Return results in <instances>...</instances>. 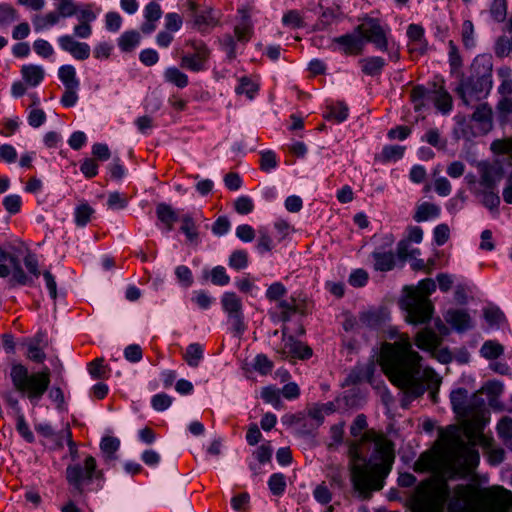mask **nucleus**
Masks as SVG:
<instances>
[{
  "label": "nucleus",
  "mask_w": 512,
  "mask_h": 512,
  "mask_svg": "<svg viewBox=\"0 0 512 512\" xmlns=\"http://www.w3.org/2000/svg\"><path fill=\"white\" fill-rule=\"evenodd\" d=\"M181 231L186 235L190 242H196L198 233L195 223L190 215H184L181 218Z\"/></svg>",
  "instance_id": "37998d69"
},
{
  "label": "nucleus",
  "mask_w": 512,
  "mask_h": 512,
  "mask_svg": "<svg viewBox=\"0 0 512 512\" xmlns=\"http://www.w3.org/2000/svg\"><path fill=\"white\" fill-rule=\"evenodd\" d=\"M334 41L342 46L344 53L350 55L360 54L364 48V41L356 32L335 38Z\"/></svg>",
  "instance_id": "4be33fe9"
},
{
  "label": "nucleus",
  "mask_w": 512,
  "mask_h": 512,
  "mask_svg": "<svg viewBox=\"0 0 512 512\" xmlns=\"http://www.w3.org/2000/svg\"><path fill=\"white\" fill-rule=\"evenodd\" d=\"M477 170L480 175V185L486 190H494L504 176V169L499 162H478Z\"/></svg>",
  "instance_id": "2eb2a0df"
},
{
  "label": "nucleus",
  "mask_w": 512,
  "mask_h": 512,
  "mask_svg": "<svg viewBox=\"0 0 512 512\" xmlns=\"http://www.w3.org/2000/svg\"><path fill=\"white\" fill-rule=\"evenodd\" d=\"M397 253L402 259L410 258L413 260L411 263L413 270H425L427 268V264L422 259L416 258V255L420 254L419 249L409 251L406 242L403 241L398 244Z\"/></svg>",
  "instance_id": "cd10ccee"
},
{
  "label": "nucleus",
  "mask_w": 512,
  "mask_h": 512,
  "mask_svg": "<svg viewBox=\"0 0 512 512\" xmlns=\"http://www.w3.org/2000/svg\"><path fill=\"white\" fill-rule=\"evenodd\" d=\"M504 385L501 381L492 380L488 381L483 387L482 392L490 397V405H494L496 399L502 394Z\"/></svg>",
  "instance_id": "a19ab883"
},
{
  "label": "nucleus",
  "mask_w": 512,
  "mask_h": 512,
  "mask_svg": "<svg viewBox=\"0 0 512 512\" xmlns=\"http://www.w3.org/2000/svg\"><path fill=\"white\" fill-rule=\"evenodd\" d=\"M120 447V440L113 436H105L100 443V449L107 460H115V453Z\"/></svg>",
  "instance_id": "473e14b6"
},
{
  "label": "nucleus",
  "mask_w": 512,
  "mask_h": 512,
  "mask_svg": "<svg viewBox=\"0 0 512 512\" xmlns=\"http://www.w3.org/2000/svg\"><path fill=\"white\" fill-rule=\"evenodd\" d=\"M229 265L237 270L244 269L248 265V254L243 250L234 251L229 258Z\"/></svg>",
  "instance_id": "8fccbe9b"
},
{
  "label": "nucleus",
  "mask_w": 512,
  "mask_h": 512,
  "mask_svg": "<svg viewBox=\"0 0 512 512\" xmlns=\"http://www.w3.org/2000/svg\"><path fill=\"white\" fill-rule=\"evenodd\" d=\"M451 512H512V492L501 486L479 489L458 485L449 501Z\"/></svg>",
  "instance_id": "39448f33"
},
{
  "label": "nucleus",
  "mask_w": 512,
  "mask_h": 512,
  "mask_svg": "<svg viewBox=\"0 0 512 512\" xmlns=\"http://www.w3.org/2000/svg\"><path fill=\"white\" fill-rule=\"evenodd\" d=\"M223 310L228 315V321L237 335H242L246 330L241 298L234 292H226L221 298Z\"/></svg>",
  "instance_id": "9b49d317"
},
{
  "label": "nucleus",
  "mask_w": 512,
  "mask_h": 512,
  "mask_svg": "<svg viewBox=\"0 0 512 512\" xmlns=\"http://www.w3.org/2000/svg\"><path fill=\"white\" fill-rule=\"evenodd\" d=\"M388 337L393 342L382 344L378 359L385 375L409 397H419L427 388L434 398L441 384L438 374L430 367H422V356L413 350L407 334L390 328Z\"/></svg>",
  "instance_id": "f03ea898"
},
{
  "label": "nucleus",
  "mask_w": 512,
  "mask_h": 512,
  "mask_svg": "<svg viewBox=\"0 0 512 512\" xmlns=\"http://www.w3.org/2000/svg\"><path fill=\"white\" fill-rule=\"evenodd\" d=\"M19 18L17 11L8 4L0 5V26L7 27Z\"/></svg>",
  "instance_id": "79ce46f5"
},
{
  "label": "nucleus",
  "mask_w": 512,
  "mask_h": 512,
  "mask_svg": "<svg viewBox=\"0 0 512 512\" xmlns=\"http://www.w3.org/2000/svg\"><path fill=\"white\" fill-rule=\"evenodd\" d=\"M66 51L80 60L86 59L90 55V47L88 44L78 42L70 36H66Z\"/></svg>",
  "instance_id": "c85d7f7f"
},
{
  "label": "nucleus",
  "mask_w": 512,
  "mask_h": 512,
  "mask_svg": "<svg viewBox=\"0 0 512 512\" xmlns=\"http://www.w3.org/2000/svg\"><path fill=\"white\" fill-rule=\"evenodd\" d=\"M450 237V229L446 224H440L434 229V239L438 246L445 244Z\"/></svg>",
  "instance_id": "338daca9"
},
{
  "label": "nucleus",
  "mask_w": 512,
  "mask_h": 512,
  "mask_svg": "<svg viewBox=\"0 0 512 512\" xmlns=\"http://www.w3.org/2000/svg\"><path fill=\"white\" fill-rule=\"evenodd\" d=\"M497 431L506 444L512 438V419L503 417L497 425Z\"/></svg>",
  "instance_id": "3c124183"
},
{
  "label": "nucleus",
  "mask_w": 512,
  "mask_h": 512,
  "mask_svg": "<svg viewBox=\"0 0 512 512\" xmlns=\"http://www.w3.org/2000/svg\"><path fill=\"white\" fill-rule=\"evenodd\" d=\"M140 39L137 31H127L119 38L118 45L122 51L130 52L140 43Z\"/></svg>",
  "instance_id": "c9c22d12"
},
{
  "label": "nucleus",
  "mask_w": 512,
  "mask_h": 512,
  "mask_svg": "<svg viewBox=\"0 0 512 512\" xmlns=\"http://www.w3.org/2000/svg\"><path fill=\"white\" fill-rule=\"evenodd\" d=\"M348 116V108L346 105L340 103L330 109L327 116L328 119H334L336 122L344 121Z\"/></svg>",
  "instance_id": "69168bd1"
},
{
  "label": "nucleus",
  "mask_w": 512,
  "mask_h": 512,
  "mask_svg": "<svg viewBox=\"0 0 512 512\" xmlns=\"http://www.w3.org/2000/svg\"><path fill=\"white\" fill-rule=\"evenodd\" d=\"M490 149L494 154H510V156L512 157V139H496L491 143Z\"/></svg>",
  "instance_id": "c03bdc74"
},
{
  "label": "nucleus",
  "mask_w": 512,
  "mask_h": 512,
  "mask_svg": "<svg viewBox=\"0 0 512 512\" xmlns=\"http://www.w3.org/2000/svg\"><path fill=\"white\" fill-rule=\"evenodd\" d=\"M482 202L490 210H496L500 204V198L494 190L484 189L482 193Z\"/></svg>",
  "instance_id": "052dcab7"
},
{
  "label": "nucleus",
  "mask_w": 512,
  "mask_h": 512,
  "mask_svg": "<svg viewBox=\"0 0 512 512\" xmlns=\"http://www.w3.org/2000/svg\"><path fill=\"white\" fill-rule=\"evenodd\" d=\"M351 481L359 495L367 499L372 490L382 488L378 473L381 465L393 459L392 443L383 435L365 432L349 446Z\"/></svg>",
  "instance_id": "7ed1b4c3"
},
{
  "label": "nucleus",
  "mask_w": 512,
  "mask_h": 512,
  "mask_svg": "<svg viewBox=\"0 0 512 512\" xmlns=\"http://www.w3.org/2000/svg\"><path fill=\"white\" fill-rule=\"evenodd\" d=\"M64 1H60L58 9L45 15L37 14L33 17V26L36 31L48 29L59 22L62 16Z\"/></svg>",
  "instance_id": "412c9836"
},
{
  "label": "nucleus",
  "mask_w": 512,
  "mask_h": 512,
  "mask_svg": "<svg viewBox=\"0 0 512 512\" xmlns=\"http://www.w3.org/2000/svg\"><path fill=\"white\" fill-rule=\"evenodd\" d=\"M439 214V206L430 202H424L417 207L414 220L417 222H423L427 221L428 219L435 218Z\"/></svg>",
  "instance_id": "7c9ffc66"
},
{
  "label": "nucleus",
  "mask_w": 512,
  "mask_h": 512,
  "mask_svg": "<svg viewBox=\"0 0 512 512\" xmlns=\"http://www.w3.org/2000/svg\"><path fill=\"white\" fill-rule=\"evenodd\" d=\"M28 358L34 362L41 363L45 359V354L39 347V340L33 339L28 344Z\"/></svg>",
  "instance_id": "5fc2aeb1"
},
{
  "label": "nucleus",
  "mask_w": 512,
  "mask_h": 512,
  "mask_svg": "<svg viewBox=\"0 0 512 512\" xmlns=\"http://www.w3.org/2000/svg\"><path fill=\"white\" fill-rule=\"evenodd\" d=\"M202 354L203 351L199 344H191L187 347L184 357L190 366L196 367L202 358Z\"/></svg>",
  "instance_id": "49530a36"
},
{
  "label": "nucleus",
  "mask_w": 512,
  "mask_h": 512,
  "mask_svg": "<svg viewBox=\"0 0 512 512\" xmlns=\"http://www.w3.org/2000/svg\"><path fill=\"white\" fill-rule=\"evenodd\" d=\"M257 91L258 85L247 77L241 78L240 84L236 89L238 94H245L249 99H253Z\"/></svg>",
  "instance_id": "09e8293b"
},
{
  "label": "nucleus",
  "mask_w": 512,
  "mask_h": 512,
  "mask_svg": "<svg viewBox=\"0 0 512 512\" xmlns=\"http://www.w3.org/2000/svg\"><path fill=\"white\" fill-rule=\"evenodd\" d=\"M158 219L164 223L168 230L173 228V224L177 221L178 216L171 206L166 204H159L156 209Z\"/></svg>",
  "instance_id": "f704fd0d"
},
{
  "label": "nucleus",
  "mask_w": 512,
  "mask_h": 512,
  "mask_svg": "<svg viewBox=\"0 0 512 512\" xmlns=\"http://www.w3.org/2000/svg\"><path fill=\"white\" fill-rule=\"evenodd\" d=\"M479 85V79H468L458 88V92L466 105H471L478 101L485 94L482 88H479Z\"/></svg>",
  "instance_id": "6ab92c4d"
},
{
  "label": "nucleus",
  "mask_w": 512,
  "mask_h": 512,
  "mask_svg": "<svg viewBox=\"0 0 512 512\" xmlns=\"http://www.w3.org/2000/svg\"><path fill=\"white\" fill-rule=\"evenodd\" d=\"M405 147L399 145H391L384 147L382 157L385 161L398 160L403 156Z\"/></svg>",
  "instance_id": "bf43d9fd"
},
{
  "label": "nucleus",
  "mask_w": 512,
  "mask_h": 512,
  "mask_svg": "<svg viewBox=\"0 0 512 512\" xmlns=\"http://www.w3.org/2000/svg\"><path fill=\"white\" fill-rule=\"evenodd\" d=\"M446 321L458 331H464L472 326L470 315L464 310H450L445 316Z\"/></svg>",
  "instance_id": "a878e982"
},
{
  "label": "nucleus",
  "mask_w": 512,
  "mask_h": 512,
  "mask_svg": "<svg viewBox=\"0 0 512 512\" xmlns=\"http://www.w3.org/2000/svg\"><path fill=\"white\" fill-rule=\"evenodd\" d=\"M462 42L465 47L474 46V25L470 20H465L462 24Z\"/></svg>",
  "instance_id": "864d4df0"
},
{
  "label": "nucleus",
  "mask_w": 512,
  "mask_h": 512,
  "mask_svg": "<svg viewBox=\"0 0 512 512\" xmlns=\"http://www.w3.org/2000/svg\"><path fill=\"white\" fill-rule=\"evenodd\" d=\"M193 50V53L183 55L181 58V67L193 72H199L206 69V63L210 57V50L200 41H189L186 43Z\"/></svg>",
  "instance_id": "ddd939ff"
},
{
  "label": "nucleus",
  "mask_w": 512,
  "mask_h": 512,
  "mask_svg": "<svg viewBox=\"0 0 512 512\" xmlns=\"http://www.w3.org/2000/svg\"><path fill=\"white\" fill-rule=\"evenodd\" d=\"M498 75L502 81L498 87V92L502 97H510L512 95V79L510 78V68L504 67L498 69Z\"/></svg>",
  "instance_id": "58836bf2"
},
{
  "label": "nucleus",
  "mask_w": 512,
  "mask_h": 512,
  "mask_svg": "<svg viewBox=\"0 0 512 512\" xmlns=\"http://www.w3.org/2000/svg\"><path fill=\"white\" fill-rule=\"evenodd\" d=\"M97 463L93 456H86L83 465L71 463L66 469V479L78 494L83 493L84 486L91 483L93 478L102 477V472L97 470Z\"/></svg>",
  "instance_id": "6e6552de"
},
{
  "label": "nucleus",
  "mask_w": 512,
  "mask_h": 512,
  "mask_svg": "<svg viewBox=\"0 0 512 512\" xmlns=\"http://www.w3.org/2000/svg\"><path fill=\"white\" fill-rule=\"evenodd\" d=\"M165 28L167 31L176 32L182 26V18L177 13H168L165 16Z\"/></svg>",
  "instance_id": "e2e57ef3"
},
{
  "label": "nucleus",
  "mask_w": 512,
  "mask_h": 512,
  "mask_svg": "<svg viewBox=\"0 0 512 512\" xmlns=\"http://www.w3.org/2000/svg\"><path fill=\"white\" fill-rule=\"evenodd\" d=\"M178 280L185 286L189 287L193 283L191 270L184 265L178 266L175 270Z\"/></svg>",
  "instance_id": "774afa93"
},
{
  "label": "nucleus",
  "mask_w": 512,
  "mask_h": 512,
  "mask_svg": "<svg viewBox=\"0 0 512 512\" xmlns=\"http://www.w3.org/2000/svg\"><path fill=\"white\" fill-rule=\"evenodd\" d=\"M472 122L480 134L488 133L493 127V111L487 103H481L472 114Z\"/></svg>",
  "instance_id": "f3484780"
},
{
  "label": "nucleus",
  "mask_w": 512,
  "mask_h": 512,
  "mask_svg": "<svg viewBox=\"0 0 512 512\" xmlns=\"http://www.w3.org/2000/svg\"><path fill=\"white\" fill-rule=\"evenodd\" d=\"M435 289L436 284L430 278L420 281L417 286L405 288L407 296L404 300V308L409 323L423 324L431 319L433 306L428 297Z\"/></svg>",
  "instance_id": "423d86ee"
},
{
  "label": "nucleus",
  "mask_w": 512,
  "mask_h": 512,
  "mask_svg": "<svg viewBox=\"0 0 512 512\" xmlns=\"http://www.w3.org/2000/svg\"><path fill=\"white\" fill-rule=\"evenodd\" d=\"M450 398L454 411L464 419L467 425L471 426L475 430H479L484 425L485 410L483 399L477 395H473L468 401V393L465 389L452 391ZM450 438L457 441V448L456 445L452 448L454 450L453 456L455 459L461 457L460 455L462 454V451H460V445L469 447L476 453H478L474 448L476 444L482 445L486 448L491 446V440L479 431H476L475 435L471 439V443L468 444L461 439L455 429L451 428L442 432L437 443L426 453L432 452L436 448H446L447 446H450ZM477 455L479 456V454Z\"/></svg>",
  "instance_id": "20e7f679"
},
{
  "label": "nucleus",
  "mask_w": 512,
  "mask_h": 512,
  "mask_svg": "<svg viewBox=\"0 0 512 512\" xmlns=\"http://www.w3.org/2000/svg\"><path fill=\"white\" fill-rule=\"evenodd\" d=\"M75 16L79 24L73 29L74 35L79 38H88L92 33L90 23L96 18L90 4H77L73 0H66V18Z\"/></svg>",
  "instance_id": "9d476101"
},
{
  "label": "nucleus",
  "mask_w": 512,
  "mask_h": 512,
  "mask_svg": "<svg viewBox=\"0 0 512 512\" xmlns=\"http://www.w3.org/2000/svg\"><path fill=\"white\" fill-rule=\"evenodd\" d=\"M363 41L371 42L381 51L388 49L387 32L388 29L380 25L379 21L373 18L365 19L355 29Z\"/></svg>",
  "instance_id": "f8f14e48"
},
{
  "label": "nucleus",
  "mask_w": 512,
  "mask_h": 512,
  "mask_svg": "<svg viewBox=\"0 0 512 512\" xmlns=\"http://www.w3.org/2000/svg\"><path fill=\"white\" fill-rule=\"evenodd\" d=\"M269 489L274 495H280L286 488L285 476L281 473L273 474L268 481Z\"/></svg>",
  "instance_id": "de8ad7c7"
},
{
  "label": "nucleus",
  "mask_w": 512,
  "mask_h": 512,
  "mask_svg": "<svg viewBox=\"0 0 512 512\" xmlns=\"http://www.w3.org/2000/svg\"><path fill=\"white\" fill-rule=\"evenodd\" d=\"M75 75L74 68L66 66V106H73L78 100L77 90L79 81Z\"/></svg>",
  "instance_id": "bb28decb"
},
{
  "label": "nucleus",
  "mask_w": 512,
  "mask_h": 512,
  "mask_svg": "<svg viewBox=\"0 0 512 512\" xmlns=\"http://www.w3.org/2000/svg\"><path fill=\"white\" fill-rule=\"evenodd\" d=\"M490 11L496 21H503L507 14L506 0H493Z\"/></svg>",
  "instance_id": "6e6d98bb"
},
{
  "label": "nucleus",
  "mask_w": 512,
  "mask_h": 512,
  "mask_svg": "<svg viewBox=\"0 0 512 512\" xmlns=\"http://www.w3.org/2000/svg\"><path fill=\"white\" fill-rule=\"evenodd\" d=\"M457 441L450 438V446L423 453L414 464L417 472H431V478L423 482L413 496L412 512H443L449 497L447 481L469 474L478 464L477 453L460 445L461 457L455 459L453 447Z\"/></svg>",
  "instance_id": "f257e3e1"
},
{
  "label": "nucleus",
  "mask_w": 512,
  "mask_h": 512,
  "mask_svg": "<svg viewBox=\"0 0 512 512\" xmlns=\"http://www.w3.org/2000/svg\"><path fill=\"white\" fill-rule=\"evenodd\" d=\"M362 71L367 75H376L380 73L384 66V60L380 57H368L360 61Z\"/></svg>",
  "instance_id": "4c0bfd02"
},
{
  "label": "nucleus",
  "mask_w": 512,
  "mask_h": 512,
  "mask_svg": "<svg viewBox=\"0 0 512 512\" xmlns=\"http://www.w3.org/2000/svg\"><path fill=\"white\" fill-rule=\"evenodd\" d=\"M407 35L410 40V52L423 54L426 51L427 44L423 39L424 29L420 25L411 24L407 29Z\"/></svg>",
  "instance_id": "b1692460"
},
{
  "label": "nucleus",
  "mask_w": 512,
  "mask_h": 512,
  "mask_svg": "<svg viewBox=\"0 0 512 512\" xmlns=\"http://www.w3.org/2000/svg\"><path fill=\"white\" fill-rule=\"evenodd\" d=\"M8 262L12 267L13 273L10 282L12 284L25 285L31 282V279L25 274L24 270L20 265V261L17 256L6 252L0 247V277H8L11 273V269L5 264Z\"/></svg>",
  "instance_id": "4468645a"
},
{
  "label": "nucleus",
  "mask_w": 512,
  "mask_h": 512,
  "mask_svg": "<svg viewBox=\"0 0 512 512\" xmlns=\"http://www.w3.org/2000/svg\"><path fill=\"white\" fill-rule=\"evenodd\" d=\"M94 209L88 203H80L74 210V222L78 227H84L90 221Z\"/></svg>",
  "instance_id": "72a5a7b5"
},
{
  "label": "nucleus",
  "mask_w": 512,
  "mask_h": 512,
  "mask_svg": "<svg viewBox=\"0 0 512 512\" xmlns=\"http://www.w3.org/2000/svg\"><path fill=\"white\" fill-rule=\"evenodd\" d=\"M282 333V343L278 352L284 358L306 359L312 355V350L309 346L294 339L292 336H286V327L283 328Z\"/></svg>",
  "instance_id": "dca6fc26"
},
{
  "label": "nucleus",
  "mask_w": 512,
  "mask_h": 512,
  "mask_svg": "<svg viewBox=\"0 0 512 512\" xmlns=\"http://www.w3.org/2000/svg\"><path fill=\"white\" fill-rule=\"evenodd\" d=\"M164 77L167 82L179 88H184L188 85V76L176 67L168 68L164 73Z\"/></svg>",
  "instance_id": "e433bc0d"
},
{
  "label": "nucleus",
  "mask_w": 512,
  "mask_h": 512,
  "mask_svg": "<svg viewBox=\"0 0 512 512\" xmlns=\"http://www.w3.org/2000/svg\"><path fill=\"white\" fill-rule=\"evenodd\" d=\"M253 367L256 371L265 375L271 372L273 363L267 358V356L259 354L254 359Z\"/></svg>",
  "instance_id": "13d9d810"
},
{
  "label": "nucleus",
  "mask_w": 512,
  "mask_h": 512,
  "mask_svg": "<svg viewBox=\"0 0 512 512\" xmlns=\"http://www.w3.org/2000/svg\"><path fill=\"white\" fill-rule=\"evenodd\" d=\"M211 280L215 285L224 286L229 283L230 277L227 275L224 267L217 266L211 271Z\"/></svg>",
  "instance_id": "680f3d73"
},
{
  "label": "nucleus",
  "mask_w": 512,
  "mask_h": 512,
  "mask_svg": "<svg viewBox=\"0 0 512 512\" xmlns=\"http://www.w3.org/2000/svg\"><path fill=\"white\" fill-rule=\"evenodd\" d=\"M414 342L419 349L434 354L440 347L442 339L432 329L424 328L416 333Z\"/></svg>",
  "instance_id": "a211bd4d"
},
{
  "label": "nucleus",
  "mask_w": 512,
  "mask_h": 512,
  "mask_svg": "<svg viewBox=\"0 0 512 512\" xmlns=\"http://www.w3.org/2000/svg\"><path fill=\"white\" fill-rule=\"evenodd\" d=\"M234 208L237 213L245 215L252 212L254 204L251 198L247 196H241L234 202Z\"/></svg>",
  "instance_id": "4d7b16f0"
},
{
  "label": "nucleus",
  "mask_w": 512,
  "mask_h": 512,
  "mask_svg": "<svg viewBox=\"0 0 512 512\" xmlns=\"http://www.w3.org/2000/svg\"><path fill=\"white\" fill-rule=\"evenodd\" d=\"M15 388L20 392H28L29 398L40 397L48 387L49 379L46 373L28 374L21 364H14L10 373Z\"/></svg>",
  "instance_id": "0eeeda50"
},
{
  "label": "nucleus",
  "mask_w": 512,
  "mask_h": 512,
  "mask_svg": "<svg viewBox=\"0 0 512 512\" xmlns=\"http://www.w3.org/2000/svg\"><path fill=\"white\" fill-rule=\"evenodd\" d=\"M261 396L265 402L272 404L278 408L281 405L279 390L275 387L268 386L262 389Z\"/></svg>",
  "instance_id": "603ef678"
},
{
  "label": "nucleus",
  "mask_w": 512,
  "mask_h": 512,
  "mask_svg": "<svg viewBox=\"0 0 512 512\" xmlns=\"http://www.w3.org/2000/svg\"><path fill=\"white\" fill-rule=\"evenodd\" d=\"M374 268L377 271H390L395 266V257L392 252H374Z\"/></svg>",
  "instance_id": "c756f323"
},
{
  "label": "nucleus",
  "mask_w": 512,
  "mask_h": 512,
  "mask_svg": "<svg viewBox=\"0 0 512 512\" xmlns=\"http://www.w3.org/2000/svg\"><path fill=\"white\" fill-rule=\"evenodd\" d=\"M411 100L416 110H421L427 102H433L442 113H447L452 108V98L441 86H434L433 90L415 87L411 91Z\"/></svg>",
  "instance_id": "1a4fd4ad"
},
{
  "label": "nucleus",
  "mask_w": 512,
  "mask_h": 512,
  "mask_svg": "<svg viewBox=\"0 0 512 512\" xmlns=\"http://www.w3.org/2000/svg\"><path fill=\"white\" fill-rule=\"evenodd\" d=\"M162 10L158 3L150 2L145 6V22L141 26V31L150 34L156 29V22L161 18Z\"/></svg>",
  "instance_id": "5701e85b"
},
{
  "label": "nucleus",
  "mask_w": 512,
  "mask_h": 512,
  "mask_svg": "<svg viewBox=\"0 0 512 512\" xmlns=\"http://www.w3.org/2000/svg\"><path fill=\"white\" fill-rule=\"evenodd\" d=\"M481 355L486 359H496L504 352V347L496 341H486L481 347Z\"/></svg>",
  "instance_id": "ea45409f"
},
{
  "label": "nucleus",
  "mask_w": 512,
  "mask_h": 512,
  "mask_svg": "<svg viewBox=\"0 0 512 512\" xmlns=\"http://www.w3.org/2000/svg\"><path fill=\"white\" fill-rule=\"evenodd\" d=\"M104 362V358L99 357L88 364V372L93 379H105L108 377L110 368Z\"/></svg>",
  "instance_id": "2f4dec72"
},
{
  "label": "nucleus",
  "mask_w": 512,
  "mask_h": 512,
  "mask_svg": "<svg viewBox=\"0 0 512 512\" xmlns=\"http://www.w3.org/2000/svg\"><path fill=\"white\" fill-rule=\"evenodd\" d=\"M240 20L235 25L234 33L239 42H247L253 34L250 11L247 8L239 10Z\"/></svg>",
  "instance_id": "aec40b11"
},
{
  "label": "nucleus",
  "mask_w": 512,
  "mask_h": 512,
  "mask_svg": "<svg viewBox=\"0 0 512 512\" xmlns=\"http://www.w3.org/2000/svg\"><path fill=\"white\" fill-rule=\"evenodd\" d=\"M484 317L490 326L499 325L504 320L503 313L498 308H487Z\"/></svg>",
  "instance_id": "0e129e2a"
},
{
  "label": "nucleus",
  "mask_w": 512,
  "mask_h": 512,
  "mask_svg": "<svg viewBox=\"0 0 512 512\" xmlns=\"http://www.w3.org/2000/svg\"><path fill=\"white\" fill-rule=\"evenodd\" d=\"M512 52L511 38L506 36L499 37L494 46V53L498 58L507 57Z\"/></svg>",
  "instance_id": "a18cd8bd"
},
{
  "label": "nucleus",
  "mask_w": 512,
  "mask_h": 512,
  "mask_svg": "<svg viewBox=\"0 0 512 512\" xmlns=\"http://www.w3.org/2000/svg\"><path fill=\"white\" fill-rule=\"evenodd\" d=\"M44 69L41 66L34 64L23 65L21 68V76L23 82L28 87L38 86L44 79Z\"/></svg>",
  "instance_id": "393cba45"
}]
</instances>
